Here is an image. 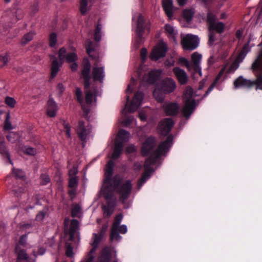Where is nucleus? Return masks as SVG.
<instances>
[{
	"label": "nucleus",
	"mask_w": 262,
	"mask_h": 262,
	"mask_svg": "<svg viewBox=\"0 0 262 262\" xmlns=\"http://www.w3.org/2000/svg\"><path fill=\"white\" fill-rule=\"evenodd\" d=\"M27 235L24 234L20 236L19 241V243L20 245L26 246L27 245Z\"/></svg>",
	"instance_id": "nucleus-61"
},
{
	"label": "nucleus",
	"mask_w": 262,
	"mask_h": 262,
	"mask_svg": "<svg viewBox=\"0 0 262 262\" xmlns=\"http://www.w3.org/2000/svg\"><path fill=\"white\" fill-rule=\"evenodd\" d=\"M179 61L183 65L185 66L189 70L190 69V63L189 61L185 58H180Z\"/></svg>",
	"instance_id": "nucleus-60"
},
{
	"label": "nucleus",
	"mask_w": 262,
	"mask_h": 262,
	"mask_svg": "<svg viewBox=\"0 0 262 262\" xmlns=\"http://www.w3.org/2000/svg\"><path fill=\"white\" fill-rule=\"evenodd\" d=\"M144 23V21L143 17L141 14H139L138 17L137 26L136 28V33L138 36V39L135 43L137 48H138L140 46V45L142 42V33L143 30Z\"/></svg>",
	"instance_id": "nucleus-16"
},
{
	"label": "nucleus",
	"mask_w": 262,
	"mask_h": 262,
	"mask_svg": "<svg viewBox=\"0 0 262 262\" xmlns=\"http://www.w3.org/2000/svg\"><path fill=\"white\" fill-rule=\"evenodd\" d=\"M39 4L38 0H34L31 3L29 8V15L30 16H33L38 13L39 10Z\"/></svg>",
	"instance_id": "nucleus-34"
},
{
	"label": "nucleus",
	"mask_w": 262,
	"mask_h": 262,
	"mask_svg": "<svg viewBox=\"0 0 262 262\" xmlns=\"http://www.w3.org/2000/svg\"><path fill=\"white\" fill-rule=\"evenodd\" d=\"M102 28V26L100 24V21L99 20L98 24L96 26L95 31V34H94V38L95 40L96 41H99L101 40V30Z\"/></svg>",
	"instance_id": "nucleus-42"
},
{
	"label": "nucleus",
	"mask_w": 262,
	"mask_h": 262,
	"mask_svg": "<svg viewBox=\"0 0 262 262\" xmlns=\"http://www.w3.org/2000/svg\"><path fill=\"white\" fill-rule=\"evenodd\" d=\"M51 59H53L51 65V77H55L59 71L60 67L62 64V61H60L59 63L57 58L54 56H51Z\"/></svg>",
	"instance_id": "nucleus-24"
},
{
	"label": "nucleus",
	"mask_w": 262,
	"mask_h": 262,
	"mask_svg": "<svg viewBox=\"0 0 262 262\" xmlns=\"http://www.w3.org/2000/svg\"><path fill=\"white\" fill-rule=\"evenodd\" d=\"M13 13H14V19L15 23L19 20H21L24 16V11L21 8H17L15 10H13Z\"/></svg>",
	"instance_id": "nucleus-39"
},
{
	"label": "nucleus",
	"mask_w": 262,
	"mask_h": 262,
	"mask_svg": "<svg viewBox=\"0 0 262 262\" xmlns=\"http://www.w3.org/2000/svg\"><path fill=\"white\" fill-rule=\"evenodd\" d=\"M147 50L145 48H142L140 51L141 58L143 62H144L146 58Z\"/></svg>",
	"instance_id": "nucleus-63"
},
{
	"label": "nucleus",
	"mask_w": 262,
	"mask_h": 262,
	"mask_svg": "<svg viewBox=\"0 0 262 262\" xmlns=\"http://www.w3.org/2000/svg\"><path fill=\"white\" fill-rule=\"evenodd\" d=\"M58 57L60 61L63 62L66 60L69 63L76 61L78 59L77 55L75 53H67L64 48H61L59 50Z\"/></svg>",
	"instance_id": "nucleus-9"
},
{
	"label": "nucleus",
	"mask_w": 262,
	"mask_h": 262,
	"mask_svg": "<svg viewBox=\"0 0 262 262\" xmlns=\"http://www.w3.org/2000/svg\"><path fill=\"white\" fill-rule=\"evenodd\" d=\"M162 7L166 15L169 18L171 19L173 14L172 0H163Z\"/></svg>",
	"instance_id": "nucleus-23"
},
{
	"label": "nucleus",
	"mask_w": 262,
	"mask_h": 262,
	"mask_svg": "<svg viewBox=\"0 0 262 262\" xmlns=\"http://www.w3.org/2000/svg\"><path fill=\"white\" fill-rule=\"evenodd\" d=\"M123 149L122 143L119 141H116L113 153L112 155V159H118L122 153Z\"/></svg>",
	"instance_id": "nucleus-30"
},
{
	"label": "nucleus",
	"mask_w": 262,
	"mask_h": 262,
	"mask_svg": "<svg viewBox=\"0 0 262 262\" xmlns=\"http://www.w3.org/2000/svg\"><path fill=\"white\" fill-rule=\"evenodd\" d=\"M119 232H118L117 228H112L111 239L112 241L116 240L119 241L121 237L120 236Z\"/></svg>",
	"instance_id": "nucleus-45"
},
{
	"label": "nucleus",
	"mask_w": 262,
	"mask_h": 262,
	"mask_svg": "<svg viewBox=\"0 0 262 262\" xmlns=\"http://www.w3.org/2000/svg\"><path fill=\"white\" fill-rule=\"evenodd\" d=\"M57 111V105L53 99H50L48 101L47 115L50 117L56 116Z\"/></svg>",
	"instance_id": "nucleus-25"
},
{
	"label": "nucleus",
	"mask_w": 262,
	"mask_h": 262,
	"mask_svg": "<svg viewBox=\"0 0 262 262\" xmlns=\"http://www.w3.org/2000/svg\"><path fill=\"white\" fill-rule=\"evenodd\" d=\"M24 151L26 154L31 156H34L37 153V150L35 148L29 146H26L25 147Z\"/></svg>",
	"instance_id": "nucleus-58"
},
{
	"label": "nucleus",
	"mask_w": 262,
	"mask_h": 262,
	"mask_svg": "<svg viewBox=\"0 0 262 262\" xmlns=\"http://www.w3.org/2000/svg\"><path fill=\"white\" fill-rule=\"evenodd\" d=\"M216 16L213 13L209 12H208L206 16V22L208 26L209 30V40L208 43L210 46L214 44L216 39L215 33L214 31H215L219 34L222 33L225 30V25L222 22H216Z\"/></svg>",
	"instance_id": "nucleus-3"
},
{
	"label": "nucleus",
	"mask_w": 262,
	"mask_h": 262,
	"mask_svg": "<svg viewBox=\"0 0 262 262\" xmlns=\"http://www.w3.org/2000/svg\"><path fill=\"white\" fill-rule=\"evenodd\" d=\"M174 122L171 118H165L161 120L158 125V129L161 135H167L171 130Z\"/></svg>",
	"instance_id": "nucleus-8"
},
{
	"label": "nucleus",
	"mask_w": 262,
	"mask_h": 262,
	"mask_svg": "<svg viewBox=\"0 0 262 262\" xmlns=\"http://www.w3.org/2000/svg\"><path fill=\"white\" fill-rule=\"evenodd\" d=\"M40 183L41 185H45L50 182V178L49 176L46 174H41L40 176Z\"/></svg>",
	"instance_id": "nucleus-55"
},
{
	"label": "nucleus",
	"mask_w": 262,
	"mask_h": 262,
	"mask_svg": "<svg viewBox=\"0 0 262 262\" xmlns=\"http://www.w3.org/2000/svg\"><path fill=\"white\" fill-rule=\"evenodd\" d=\"M160 72L157 70L151 71L145 77L146 80L149 83H154L159 77Z\"/></svg>",
	"instance_id": "nucleus-32"
},
{
	"label": "nucleus",
	"mask_w": 262,
	"mask_h": 262,
	"mask_svg": "<svg viewBox=\"0 0 262 262\" xmlns=\"http://www.w3.org/2000/svg\"><path fill=\"white\" fill-rule=\"evenodd\" d=\"M75 95L76 96L77 101L80 103L81 105V107L83 111L84 115L87 116L90 112V109L89 107H86L83 103V100L82 97V91L80 88H77L76 89Z\"/></svg>",
	"instance_id": "nucleus-26"
},
{
	"label": "nucleus",
	"mask_w": 262,
	"mask_h": 262,
	"mask_svg": "<svg viewBox=\"0 0 262 262\" xmlns=\"http://www.w3.org/2000/svg\"><path fill=\"white\" fill-rule=\"evenodd\" d=\"M111 256V249L108 247L104 248L100 257L99 262H110Z\"/></svg>",
	"instance_id": "nucleus-29"
},
{
	"label": "nucleus",
	"mask_w": 262,
	"mask_h": 262,
	"mask_svg": "<svg viewBox=\"0 0 262 262\" xmlns=\"http://www.w3.org/2000/svg\"><path fill=\"white\" fill-rule=\"evenodd\" d=\"M253 82L254 85H256V89H259L262 90V75H257L256 79L253 81Z\"/></svg>",
	"instance_id": "nucleus-49"
},
{
	"label": "nucleus",
	"mask_w": 262,
	"mask_h": 262,
	"mask_svg": "<svg viewBox=\"0 0 262 262\" xmlns=\"http://www.w3.org/2000/svg\"><path fill=\"white\" fill-rule=\"evenodd\" d=\"M34 34L32 32H29L24 35L22 37L20 43L22 45H25L33 39Z\"/></svg>",
	"instance_id": "nucleus-43"
},
{
	"label": "nucleus",
	"mask_w": 262,
	"mask_h": 262,
	"mask_svg": "<svg viewBox=\"0 0 262 262\" xmlns=\"http://www.w3.org/2000/svg\"><path fill=\"white\" fill-rule=\"evenodd\" d=\"M86 129L84 125V122L82 120H80L78 125L76 129V132L79 138L84 142H86L87 135L90 133V130L89 126Z\"/></svg>",
	"instance_id": "nucleus-17"
},
{
	"label": "nucleus",
	"mask_w": 262,
	"mask_h": 262,
	"mask_svg": "<svg viewBox=\"0 0 262 262\" xmlns=\"http://www.w3.org/2000/svg\"><path fill=\"white\" fill-rule=\"evenodd\" d=\"M247 48L246 47H245L240 52L238 56H237L235 60L240 63L243 61V59L246 56L247 52L245 51V49Z\"/></svg>",
	"instance_id": "nucleus-56"
},
{
	"label": "nucleus",
	"mask_w": 262,
	"mask_h": 262,
	"mask_svg": "<svg viewBox=\"0 0 262 262\" xmlns=\"http://www.w3.org/2000/svg\"><path fill=\"white\" fill-rule=\"evenodd\" d=\"M10 28L8 25H7L5 22H4L0 18V33H2L4 32H6Z\"/></svg>",
	"instance_id": "nucleus-57"
},
{
	"label": "nucleus",
	"mask_w": 262,
	"mask_h": 262,
	"mask_svg": "<svg viewBox=\"0 0 262 262\" xmlns=\"http://www.w3.org/2000/svg\"><path fill=\"white\" fill-rule=\"evenodd\" d=\"M14 13H13V10L11 9H8L5 10L1 18V19L7 25H9V27L11 28L13 24L15 23L14 19Z\"/></svg>",
	"instance_id": "nucleus-21"
},
{
	"label": "nucleus",
	"mask_w": 262,
	"mask_h": 262,
	"mask_svg": "<svg viewBox=\"0 0 262 262\" xmlns=\"http://www.w3.org/2000/svg\"><path fill=\"white\" fill-rule=\"evenodd\" d=\"M143 99V93L141 92H137L128 108V111L133 113L136 111L142 103Z\"/></svg>",
	"instance_id": "nucleus-14"
},
{
	"label": "nucleus",
	"mask_w": 262,
	"mask_h": 262,
	"mask_svg": "<svg viewBox=\"0 0 262 262\" xmlns=\"http://www.w3.org/2000/svg\"><path fill=\"white\" fill-rule=\"evenodd\" d=\"M235 88H239L240 87H245L250 88L253 86L254 83L253 81L245 78L241 76L236 78L233 83Z\"/></svg>",
	"instance_id": "nucleus-22"
},
{
	"label": "nucleus",
	"mask_w": 262,
	"mask_h": 262,
	"mask_svg": "<svg viewBox=\"0 0 262 262\" xmlns=\"http://www.w3.org/2000/svg\"><path fill=\"white\" fill-rule=\"evenodd\" d=\"M163 109L167 116H174L178 114L179 106L177 103H165L163 105Z\"/></svg>",
	"instance_id": "nucleus-20"
},
{
	"label": "nucleus",
	"mask_w": 262,
	"mask_h": 262,
	"mask_svg": "<svg viewBox=\"0 0 262 262\" xmlns=\"http://www.w3.org/2000/svg\"><path fill=\"white\" fill-rule=\"evenodd\" d=\"M9 115H8L7 119L5 121V126L4 128L6 130H11L12 129V125L10 123V122L9 121Z\"/></svg>",
	"instance_id": "nucleus-62"
},
{
	"label": "nucleus",
	"mask_w": 262,
	"mask_h": 262,
	"mask_svg": "<svg viewBox=\"0 0 262 262\" xmlns=\"http://www.w3.org/2000/svg\"><path fill=\"white\" fill-rule=\"evenodd\" d=\"M78 177H72L69 180V187L70 188H76L78 185Z\"/></svg>",
	"instance_id": "nucleus-46"
},
{
	"label": "nucleus",
	"mask_w": 262,
	"mask_h": 262,
	"mask_svg": "<svg viewBox=\"0 0 262 262\" xmlns=\"http://www.w3.org/2000/svg\"><path fill=\"white\" fill-rule=\"evenodd\" d=\"M199 43L197 36L188 34L181 35V45L184 50L192 51L196 49Z\"/></svg>",
	"instance_id": "nucleus-5"
},
{
	"label": "nucleus",
	"mask_w": 262,
	"mask_h": 262,
	"mask_svg": "<svg viewBox=\"0 0 262 262\" xmlns=\"http://www.w3.org/2000/svg\"><path fill=\"white\" fill-rule=\"evenodd\" d=\"M57 42V35L55 33H52L49 37V45L51 47H54Z\"/></svg>",
	"instance_id": "nucleus-53"
},
{
	"label": "nucleus",
	"mask_w": 262,
	"mask_h": 262,
	"mask_svg": "<svg viewBox=\"0 0 262 262\" xmlns=\"http://www.w3.org/2000/svg\"><path fill=\"white\" fill-rule=\"evenodd\" d=\"M136 151V148L134 145H130L126 148V152L127 154H131L135 152Z\"/></svg>",
	"instance_id": "nucleus-64"
},
{
	"label": "nucleus",
	"mask_w": 262,
	"mask_h": 262,
	"mask_svg": "<svg viewBox=\"0 0 262 262\" xmlns=\"http://www.w3.org/2000/svg\"><path fill=\"white\" fill-rule=\"evenodd\" d=\"M93 241L92 243V245L93 246V248L90 252V254L94 253L98 247L100 242L101 241L102 237L96 233L93 234Z\"/></svg>",
	"instance_id": "nucleus-36"
},
{
	"label": "nucleus",
	"mask_w": 262,
	"mask_h": 262,
	"mask_svg": "<svg viewBox=\"0 0 262 262\" xmlns=\"http://www.w3.org/2000/svg\"><path fill=\"white\" fill-rule=\"evenodd\" d=\"M202 59V55L198 52H194L191 55L190 67H192L196 73L202 76L200 62Z\"/></svg>",
	"instance_id": "nucleus-15"
},
{
	"label": "nucleus",
	"mask_w": 262,
	"mask_h": 262,
	"mask_svg": "<svg viewBox=\"0 0 262 262\" xmlns=\"http://www.w3.org/2000/svg\"><path fill=\"white\" fill-rule=\"evenodd\" d=\"M173 72L180 84L184 85L187 83L188 77L184 70L175 67L173 69Z\"/></svg>",
	"instance_id": "nucleus-19"
},
{
	"label": "nucleus",
	"mask_w": 262,
	"mask_h": 262,
	"mask_svg": "<svg viewBox=\"0 0 262 262\" xmlns=\"http://www.w3.org/2000/svg\"><path fill=\"white\" fill-rule=\"evenodd\" d=\"M114 165L115 163L112 160L108 162L105 171L104 183H108L111 181V187L118 194L119 201L123 204H125L131 194L132 184L130 180L123 181L122 179H117V177L111 181Z\"/></svg>",
	"instance_id": "nucleus-1"
},
{
	"label": "nucleus",
	"mask_w": 262,
	"mask_h": 262,
	"mask_svg": "<svg viewBox=\"0 0 262 262\" xmlns=\"http://www.w3.org/2000/svg\"><path fill=\"white\" fill-rule=\"evenodd\" d=\"M15 252L17 254V258L20 260H28L29 258V255L27 253L26 251L21 249L19 246H17L15 248Z\"/></svg>",
	"instance_id": "nucleus-37"
},
{
	"label": "nucleus",
	"mask_w": 262,
	"mask_h": 262,
	"mask_svg": "<svg viewBox=\"0 0 262 262\" xmlns=\"http://www.w3.org/2000/svg\"><path fill=\"white\" fill-rule=\"evenodd\" d=\"M12 173L16 179H21L25 177L24 172L19 169L13 168Z\"/></svg>",
	"instance_id": "nucleus-52"
},
{
	"label": "nucleus",
	"mask_w": 262,
	"mask_h": 262,
	"mask_svg": "<svg viewBox=\"0 0 262 262\" xmlns=\"http://www.w3.org/2000/svg\"><path fill=\"white\" fill-rule=\"evenodd\" d=\"M129 133L124 129H121L118 133V139L116 141H119L123 143L128 141L129 139Z\"/></svg>",
	"instance_id": "nucleus-33"
},
{
	"label": "nucleus",
	"mask_w": 262,
	"mask_h": 262,
	"mask_svg": "<svg viewBox=\"0 0 262 262\" xmlns=\"http://www.w3.org/2000/svg\"><path fill=\"white\" fill-rule=\"evenodd\" d=\"M123 215L122 214H119L117 215L114 219V221L113 224V226L112 228H118L119 225H120V224L122 220Z\"/></svg>",
	"instance_id": "nucleus-51"
},
{
	"label": "nucleus",
	"mask_w": 262,
	"mask_h": 262,
	"mask_svg": "<svg viewBox=\"0 0 262 262\" xmlns=\"http://www.w3.org/2000/svg\"><path fill=\"white\" fill-rule=\"evenodd\" d=\"M82 214L81 207L78 204L73 205L71 211L72 216L74 217H80L82 216Z\"/></svg>",
	"instance_id": "nucleus-38"
},
{
	"label": "nucleus",
	"mask_w": 262,
	"mask_h": 262,
	"mask_svg": "<svg viewBox=\"0 0 262 262\" xmlns=\"http://www.w3.org/2000/svg\"><path fill=\"white\" fill-rule=\"evenodd\" d=\"M9 60V57L7 53L0 55V67H3L6 66Z\"/></svg>",
	"instance_id": "nucleus-50"
},
{
	"label": "nucleus",
	"mask_w": 262,
	"mask_h": 262,
	"mask_svg": "<svg viewBox=\"0 0 262 262\" xmlns=\"http://www.w3.org/2000/svg\"><path fill=\"white\" fill-rule=\"evenodd\" d=\"M172 136H168L166 140L160 143L158 148L152 152L150 157L145 160L144 167L146 169L142 173L141 178L138 180L137 184L138 189H140L143 184L150 178L152 172V169L150 168V165L154 164L156 160L161 156L166 155L172 144Z\"/></svg>",
	"instance_id": "nucleus-2"
},
{
	"label": "nucleus",
	"mask_w": 262,
	"mask_h": 262,
	"mask_svg": "<svg viewBox=\"0 0 262 262\" xmlns=\"http://www.w3.org/2000/svg\"><path fill=\"white\" fill-rule=\"evenodd\" d=\"M167 51V45L164 42H160L153 49L149 57L151 60L157 61L160 58L164 57Z\"/></svg>",
	"instance_id": "nucleus-7"
},
{
	"label": "nucleus",
	"mask_w": 262,
	"mask_h": 262,
	"mask_svg": "<svg viewBox=\"0 0 262 262\" xmlns=\"http://www.w3.org/2000/svg\"><path fill=\"white\" fill-rule=\"evenodd\" d=\"M156 145L155 138L150 137L147 138L142 144L141 154L143 156H147L152 150Z\"/></svg>",
	"instance_id": "nucleus-12"
},
{
	"label": "nucleus",
	"mask_w": 262,
	"mask_h": 262,
	"mask_svg": "<svg viewBox=\"0 0 262 262\" xmlns=\"http://www.w3.org/2000/svg\"><path fill=\"white\" fill-rule=\"evenodd\" d=\"M176 88V83L171 78H166L163 80L162 89L165 94H169Z\"/></svg>",
	"instance_id": "nucleus-18"
},
{
	"label": "nucleus",
	"mask_w": 262,
	"mask_h": 262,
	"mask_svg": "<svg viewBox=\"0 0 262 262\" xmlns=\"http://www.w3.org/2000/svg\"><path fill=\"white\" fill-rule=\"evenodd\" d=\"M97 96L96 91L95 92L94 96ZM94 95L90 90L85 91V100L87 104H91L93 100Z\"/></svg>",
	"instance_id": "nucleus-40"
},
{
	"label": "nucleus",
	"mask_w": 262,
	"mask_h": 262,
	"mask_svg": "<svg viewBox=\"0 0 262 262\" xmlns=\"http://www.w3.org/2000/svg\"><path fill=\"white\" fill-rule=\"evenodd\" d=\"M8 140L11 143H15L19 139V134L16 132H10L7 136Z\"/></svg>",
	"instance_id": "nucleus-44"
},
{
	"label": "nucleus",
	"mask_w": 262,
	"mask_h": 262,
	"mask_svg": "<svg viewBox=\"0 0 262 262\" xmlns=\"http://www.w3.org/2000/svg\"><path fill=\"white\" fill-rule=\"evenodd\" d=\"M88 1L81 0L80 4V11L82 15L85 14L87 11Z\"/></svg>",
	"instance_id": "nucleus-48"
},
{
	"label": "nucleus",
	"mask_w": 262,
	"mask_h": 262,
	"mask_svg": "<svg viewBox=\"0 0 262 262\" xmlns=\"http://www.w3.org/2000/svg\"><path fill=\"white\" fill-rule=\"evenodd\" d=\"M91 64L88 59H86L83 64V69L81 71V75L84 80V86L85 89H88L90 86V72Z\"/></svg>",
	"instance_id": "nucleus-10"
},
{
	"label": "nucleus",
	"mask_w": 262,
	"mask_h": 262,
	"mask_svg": "<svg viewBox=\"0 0 262 262\" xmlns=\"http://www.w3.org/2000/svg\"><path fill=\"white\" fill-rule=\"evenodd\" d=\"M165 28L168 37L172 39L175 43H177V31L172 26L169 24H166Z\"/></svg>",
	"instance_id": "nucleus-28"
},
{
	"label": "nucleus",
	"mask_w": 262,
	"mask_h": 262,
	"mask_svg": "<svg viewBox=\"0 0 262 262\" xmlns=\"http://www.w3.org/2000/svg\"><path fill=\"white\" fill-rule=\"evenodd\" d=\"M62 125L65 129V132L67 136V137L68 138H71V126L70 125L69 123L66 121L63 120L62 121Z\"/></svg>",
	"instance_id": "nucleus-54"
},
{
	"label": "nucleus",
	"mask_w": 262,
	"mask_h": 262,
	"mask_svg": "<svg viewBox=\"0 0 262 262\" xmlns=\"http://www.w3.org/2000/svg\"><path fill=\"white\" fill-rule=\"evenodd\" d=\"M79 226L78 221L76 220H71L69 229V234L71 240L73 239L75 233L79 230Z\"/></svg>",
	"instance_id": "nucleus-31"
},
{
	"label": "nucleus",
	"mask_w": 262,
	"mask_h": 262,
	"mask_svg": "<svg viewBox=\"0 0 262 262\" xmlns=\"http://www.w3.org/2000/svg\"><path fill=\"white\" fill-rule=\"evenodd\" d=\"M5 103L10 107L13 108L16 103L15 100L12 98L7 96L5 99Z\"/></svg>",
	"instance_id": "nucleus-47"
},
{
	"label": "nucleus",
	"mask_w": 262,
	"mask_h": 262,
	"mask_svg": "<svg viewBox=\"0 0 262 262\" xmlns=\"http://www.w3.org/2000/svg\"><path fill=\"white\" fill-rule=\"evenodd\" d=\"M193 93V89L190 86L187 87L184 93L186 100L184 102L182 113L186 119L190 117L196 107L195 100L192 98Z\"/></svg>",
	"instance_id": "nucleus-4"
},
{
	"label": "nucleus",
	"mask_w": 262,
	"mask_h": 262,
	"mask_svg": "<svg viewBox=\"0 0 262 262\" xmlns=\"http://www.w3.org/2000/svg\"><path fill=\"white\" fill-rule=\"evenodd\" d=\"M194 13L193 9L184 10L183 12V17L187 21H190L192 20Z\"/></svg>",
	"instance_id": "nucleus-41"
},
{
	"label": "nucleus",
	"mask_w": 262,
	"mask_h": 262,
	"mask_svg": "<svg viewBox=\"0 0 262 262\" xmlns=\"http://www.w3.org/2000/svg\"><path fill=\"white\" fill-rule=\"evenodd\" d=\"M163 90H160L159 88H156L153 92V96L155 99L159 102H162L164 100L165 95Z\"/></svg>",
	"instance_id": "nucleus-35"
},
{
	"label": "nucleus",
	"mask_w": 262,
	"mask_h": 262,
	"mask_svg": "<svg viewBox=\"0 0 262 262\" xmlns=\"http://www.w3.org/2000/svg\"><path fill=\"white\" fill-rule=\"evenodd\" d=\"M251 69L253 71H262V49L257 58L252 64Z\"/></svg>",
	"instance_id": "nucleus-27"
},
{
	"label": "nucleus",
	"mask_w": 262,
	"mask_h": 262,
	"mask_svg": "<svg viewBox=\"0 0 262 262\" xmlns=\"http://www.w3.org/2000/svg\"><path fill=\"white\" fill-rule=\"evenodd\" d=\"M92 76L94 81L102 83L105 77L104 67H99L98 64L94 63L92 69Z\"/></svg>",
	"instance_id": "nucleus-13"
},
{
	"label": "nucleus",
	"mask_w": 262,
	"mask_h": 262,
	"mask_svg": "<svg viewBox=\"0 0 262 262\" xmlns=\"http://www.w3.org/2000/svg\"><path fill=\"white\" fill-rule=\"evenodd\" d=\"M87 54L95 62L98 64L100 61V49L98 45L95 44L90 40H87L85 43Z\"/></svg>",
	"instance_id": "nucleus-6"
},
{
	"label": "nucleus",
	"mask_w": 262,
	"mask_h": 262,
	"mask_svg": "<svg viewBox=\"0 0 262 262\" xmlns=\"http://www.w3.org/2000/svg\"><path fill=\"white\" fill-rule=\"evenodd\" d=\"M0 153L1 154H7V150L4 140H0Z\"/></svg>",
	"instance_id": "nucleus-59"
},
{
	"label": "nucleus",
	"mask_w": 262,
	"mask_h": 262,
	"mask_svg": "<svg viewBox=\"0 0 262 262\" xmlns=\"http://www.w3.org/2000/svg\"><path fill=\"white\" fill-rule=\"evenodd\" d=\"M113 195L112 193H105L104 194V199L108 201L107 205H102V209L103 211V214L104 216H106L109 217L113 213L114 208L115 207V203L111 204L110 201L112 199Z\"/></svg>",
	"instance_id": "nucleus-11"
}]
</instances>
